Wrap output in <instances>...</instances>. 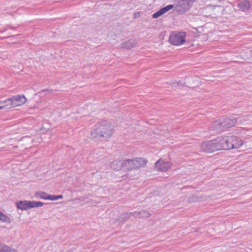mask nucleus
I'll list each match as a JSON object with an SVG mask.
<instances>
[{
    "instance_id": "obj_1",
    "label": "nucleus",
    "mask_w": 252,
    "mask_h": 252,
    "mask_svg": "<svg viewBox=\"0 0 252 252\" xmlns=\"http://www.w3.org/2000/svg\"><path fill=\"white\" fill-rule=\"evenodd\" d=\"M114 127L110 122L104 121L97 123L91 132V137L96 140H106L114 134Z\"/></svg>"
},
{
    "instance_id": "obj_2",
    "label": "nucleus",
    "mask_w": 252,
    "mask_h": 252,
    "mask_svg": "<svg viewBox=\"0 0 252 252\" xmlns=\"http://www.w3.org/2000/svg\"><path fill=\"white\" fill-rule=\"evenodd\" d=\"M148 160L142 158H137L132 159H125L124 160V169L130 171L144 167L147 163Z\"/></svg>"
},
{
    "instance_id": "obj_3",
    "label": "nucleus",
    "mask_w": 252,
    "mask_h": 252,
    "mask_svg": "<svg viewBox=\"0 0 252 252\" xmlns=\"http://www.w3.org/2000/svg\"><path fill=\"white\" fill-rule=\"evenodd\" d=\"M237 123V119L234 118H227L223 121H216L213 124L214 129L218 131H224L227 128L234 126Z\"/></svg>"
},
{
    "instance_id": "obj_4",
    "label": "nucleus",
    "mask_w": 252,
    "mask_h": 252,
    "mask_svg": "<svg viewBox=\"0 0 252 252\" xmlns=\"http://www.w3.org/2000/svg\"><path fill=\"white\" fill-rule=\"evenodd\" d=\"M186 33L184 32H172L170 35L169 41L175 46H180L186 41Z\"/></svg>"
},
{
    "instance_id": "obj_5",
    "label": "nucleus",
    "mask_w": 252,
    "mask_h": 252,
    "mask_svg": "<svg viewBox=\"0 0 252 252\" xmlns=\"http://www.w3.org/2000/svg\"><path fill=\"white\" fill-rule=\"evenodd\" d=\"M171 166V163L164 160L159 159L155 163V168L158 171H166Z\"/></svg>"
},
{
    "instance_id": "obj_6",
    "label": "nucleus",
    "mask_w": 252,
    "mask_h": 252,
    "mask_svg": "<svg viewBox=\"0 0 252 252\" xmlns=\"http://www.w3.org/2000/svg\"><path fill=\"white\" fill-rule=\"evenodd\" d=\"M11 97L13 101V107H14L21 106L27 101V98L23 94H17Z\"/></svg>"
},
{
    "instance_id": "obj_7",
    "label": "nucleus",
    "mask_w": 252,
    "mask_h": 252,
    "mask_svg": "<svg viewBox=\"0 0 252 252\" xmlns=\"http://www.w3.org/2000/svg\"><path fill=\"white\" fill-rule=\"evenodd\" d=\"M200 148L202 151L206 153H212L216 151L213 140L202 143Z\"/></svg>"
},
{
    "instance_id": "obj_8",
    "label": "nucleus",
    "mask_w": 252,
    "mask_h": 252,
    "mask_svg": "<svg viewBox=\"0 0 252 252\" xmlns=\"http://www.w3.org/2000/svg\"><path fill=\"white\" fill-rule=\"evenodd\" d=\"M213 141L216 151L224 150V137H218Z\"/></svg>"
},
{
    "instance_id": "obj_9",
    "label": "nucleus",
    "mask_w": 252,
    "mask_h": 252,
    "mask_svg": "<svg viewBox=\"0 0 252 252\" xmlns=\"http://www.w3.org/2000/svg\"><path fill=\"white\" fill-rule=\"evenodd\" d=\"M230 141L231 145H234V149L239 148L243 144V141L241 138L235 136H230Z\"/></svg>"
},
{
    "instance_id": "obj_10",
    "label": "nucleus",
    "mask_w": 252,
    "mask_h": 252,
    "mask_svg": "<svg viewBox=\"0 0 252 252\" xmlns=\"http://www.w3.org/2000/svg\"><path fill=\"white\" fill-rule=\"evenodd\" d=\"M11 97H9L3 101H0V108L9 109L13 107V102Z\"/></svg>"
},
{
    "instance_id": "obj_11",
    "label": "nucleus",
    "mask_w": 252,
    "mask_h": 252,
    "mask_svg": "<svg viewBox=\"0 0 252 252\" xmlns=\"http://www.w3.org/2000/svg\"><path fill=\"white\" fill-rule=\"evenodd\" d=\"M111 167L114 170H119L122 167L124 169V161H122L121 160L116 159L114 160L111 164Z\"/></svg>"
},
{
    "instance_id": "obj_12",
    "label": "nucleus",
    "mask_w": 252,
    "mask_h": 252,
    "mask_svg": "<svg viewBox=\"0 0 252 252\" xmlns=\"http://www.w3.org/2000/svg\"><path fill=\"white\" fill-rule=\"evenodd\" d=\"M136 43L134 39H130L122 43L121 46L122 48L126 49H131L135 47Z\"/></svg>"
},
{
    "instance_id": "obj_13",
    "label": "nucleus",
    "mask_w": 252,
    "mask_h": 252,
    "mask_svg": "<svg viewBox=\"0 0 252 252\" xmlns=\"http://www.w3.org/2000/svg\"><path fill=\"white\" fill-rule=\"evenodd\" d=\"M29 201H19L16 203V206L18 209L22 210H26L29 209V205L28 204Z\"/></svg>"
},
{
    "instance_id": "obj_14",
    "label": "nucleus",
    "mask_w": 252,
    "mask_h": 252,
    "mask_svg": "<svg viewBox=\"0 0 252 252\" xmlns=\"http://www.w3.org/2000/svg\"><path fill=\"white\" fill-rule=\"evenodd\" d=\"M238 6L243 11H246L250 8L251 3L248 0H245L239 3Z\"/></svg>"
},
{
    "instance_id": "obj_15",
    "label": "nucleus",
    "mask_w": 252,
    "mask_h": 252,
    "mask_svg": "<svg viewBox=\"0 0 252 252\" xmlns=\"http://www.w3.org/2000/svg\"><path fill=\"white\" fill-rule=\"evenodd\" d=\"M130 218L129 213H126L121 215L115 220V222H124Z\"/></svg>"
},
{
    "instance_id": "obj_16",
    "label": "nucleus",
    "mask_w": 252,
    "mask_h": 252,
    "mask_svg": "<svg viewBox=\"0 0 252 252\" xmlns=\"http://www.w3.org/2000/svg\"><path fill=\"white\" fill-rule=\"evenodd\" d=\"M224 141L225 143L224 150L234 149V145H231V142L230 141V136L224 137Z\"/></svg>"
},
{
    "instance_id": "obj_17",
    "label": "nucleus",
    "mask_w": 252,
    "mask_h": 252,
    "mask_svg": "<svg viewBox=\"0 0 252 252\" xmlns=\"http://www.w3.org/2000/svg\"><path fill=\"white\" fill-rule=\"evenodd\" d=\"M29 208L39 207L43 206L44 203L40 201H29Z\"/></svg>"
},
{
    "instance_id": "obj_18",
    "label": "nucleus",
    "mask_w": 252,
    "mask_h": 252,
    "mask_svg": "<svg viewBox=\"0 0 252 252\" xmlns=\"http://www.w3.org/2000/svg\"><path fill=\"white\" fill-rule=\"evenodd\" d=\"M35 195L38 198L49 200L48 196L49 195L45 192H37Z\"/></svg>"
},
{
    "instance_id": "obj_19",
    "label": "nucleus",
    "mask_w": 252,
    "mask_h": 252,
    "mask_svg": "<svg viewBox=\"0 0 252 252\" xmlns=\"http://www.w3.org/2000/svg\"><path fill=\"white\" fill-rule=\"evenodd\" d=\"M11 248L3 243H0V252H10Z\"/></svg>"
},
{
    "instance_id": "obj_20",
    "label": "nucleus",
    "mask_w": 252,
    "mask_h": 252,
    "mask_svg": "<svg viewBox=\"0 0 252 252\" xmlns=\"http://www.w3.org/2000/svg\"><path fill=\"white\" fill-rule=\"evenodd\" d=\"M139 218L142 219H148L151 216V214L146 210H143L139 212Z\"/></svg>"
},
{
    "instance_id": "obj_21",
    "label": "nucleus",
    "mask_w": 252,
    "mask_h": 252,
    "mask_svg": "<svg viewBox=\"0 0 252 252\" xmlns=\"http://www.w3.org/2000/svg\"><path fill=\"white\" fill-rule=\"evenodd\" d=\"M103 153H104V151H103V149H99V150L96 149L93 151V154L94 155V156L96 157V158H98L103 156Z\"/></svg>"
},
{
    "instance_id": "obj_22",
    "label": "nucleus",
    "mask_w": 252,
    "mask_h": 252,
    "mask_svg": "<svg viewBox=\"0 0 252 252\" xmlns=\"http://www.w3.org/2000/svg\"><path fill=\"white\" fill-rule=\"evenodd\" d=\"M0 221L7 223H10L11 222L10 219L2 213L0 214Z\"/></svg>"
},
{
    "instance_id": "obj_23",
    "label": "nucleus",
    "mask_w": 252,
    "mask_h": 252,
    "mask_svg": "<svg viewBox=\"0 0 252 252\" xmlns=\"http://www.w3.org/2000/svg\"><path fill=\"white\" fill-rule=\"evenodd\" d=\"M63 197L62 195H49L48 196L49 200H57L59 199H61Z\"/></svg>"
},
{
    "instance_id": "obj_24",
    "label": "nucleus",
    "mask_w": 252,
    "mask_h": 252,
    "mask_svg": "<svg viewBox=\"0 0 252 252\" xmlns=\"http://www.w3.org/2000/svg\"><path fill=\"white\" fill-rule=\"evenodd\" d=\"M173 7V5L172 4H169L168 5H166L163 8H161V10L162 11V12L163 14L165 13L168 11L170 10Z\"/></svg>"
},
{
    "instance_id": "obj_25",
    "label": "nucleus",
    "mask_w": 252,
    "mask_h": 252,
    "mask_svg": "<svg viewBox=\"0 0 252 252\" xmlns=\"http://www.w3.org/2000/svg\"><path fill=\"white\" fill-rule=\"evenodd\" d=\"M162 14H163L162 11L161 10V9H160L158 11H157L156 12H155V13H154L153 14L152 18L156 19V18L159 17L160 16L162 15Z\"/></svg>"
},
{
    "instance_id": "obj_26",
    "label": "nucleus",
    "mask_w": 252,
    "mask_h": 252,
    "mask_svg": "<svg viewBox=\"0 0 252 252\" xmlns=\"http://www.w3.org/2000/svg\"><path fill=\"white\" fill-rule=\"evenodd\" d=\"M129 214H130V216L132 215V216H134L135 218H139V217H140L139 212H137L129 213Z\"/></svg>"
},
{
    "instance_id": "obj_27",
    "label": "nucleus",
    "mask_w": 252,
    "mask_h": 252,
    "mask_svg": "<svg viewBox=\"0 0 252 252\" xmlns=\"http://www.w3.org/2000/svg\"><path fill=\"white\" fill-rule=\"evenodd\" d=\"M141 12H135L133 14V18L134 19H137V18H138L139 17H140L141 16Z\"/></svg>"
},
{
    "instance_id": "obj_28",
    "label": "nucleus",
    "mask_w": 252,
    "mask_h": 252,
    "mask_svg": "<svg viewBox=\"0 0 252 252\" xmlns=\"http://www.w3.org/2000/svg\"><path fill=\"white\" fill-rule=\"evenodd\" d=\"M1 213V212L0 211V214Z\"/></svg>"
}]
</instances>
